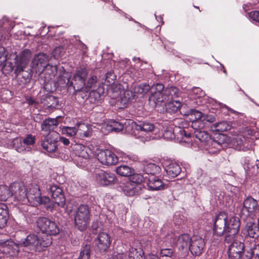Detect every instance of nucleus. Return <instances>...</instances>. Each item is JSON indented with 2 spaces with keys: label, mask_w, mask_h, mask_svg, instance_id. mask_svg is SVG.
<instances>
[{
  "label": "nucleus",
  "mask_w": 259,
  "mask_h": 259,
  "mask_svg": "<svg viewBox=\"0 0 259 259\" xmlns=\"http://www.w3.org/2000/svg\"><path fill=\"white\" fill-rule=\"evenodd\" d=\"M244 245L239 241H234L229 246L228 256L229 259H245Z\"/></svg>",
  "instance_id": "2eb2a0df"
},
{
  "label": "nucleus",
  "mask_w": 259,
  "mask_h": 259,
  "mask_svg": "<svg viewBox=\"0 0 259 259\" xmlns=\"http://www.w3.org/2000/svg\"><path fill=\"white\" fill-rule=\"evenodd\" d=\"M116 78L113 71L110 70L108 71L105 75V81L108 84H112Z\"/></svg>",
  "instance_id": "3c124183"
},
{
  "label": "nucleus",
  "mask_w": 259,
  "mask_h": 259,
  "mask_svg": "<svg viewBox=\"0 0 259 259\" xmlns=\"http://www.w3.org/2000/svg\"><path fill=\"white\" fill-rule=\"evenodd\" d=\"M50 193L55 203L60 207H64L66 204V198L62 189L57 185L49 187Z\"/></svg>",
  "instance_id": "ddd939ff"
},
{
  "label": "nucleus",
  "mask_w": 259,
  "mask_h": 259,
  "mask_svg": "<svg viewBox=\"0 0 259 259\" xmlns=\"http://www.w3.org/2000/svg\"><path fill=\"white\" fill-rule=\"evenodd\" d=\"M211 128L213 131L224 132L229 130L231 128V125L226 121H223L213 124Z\"/></svg>",
  "instance_id": "79ce46f5"
},
{
  "label": "nucleus",
  "mask_w": 259,
  "mask_h": 259,
  "mask_svg": "<svg viewBox=\"0 0 259 259\" xmlns=\"http://www.w3.org/2000/svg\"><path fill=\"white\" fill-rule=\"evenodd\" d=\"M203 127H196V128L194 129V133L193 134V138H195V142L200 143L201 146H204L209 140H210V137L209 134L205 132L204 131H202L201 129Z\"/></svg>",
  "instance_id": "4be33fe9"
},
{
  "label": "nucleus",
  "mask_w": 259,
  "mask_h": 259,
  "mask_svg": "<svg viewBox=\"0 0 259 259\" xmlns=\"http://www.w3.org/2000/svg\"><path fill=\"white\" fill-rule=\"evenodd\" d=\"M242 232L245 238H251L254 241L258 240L259 237V228L256 224L251 221L246 223Z\"/></svg>",
  "instance_id": "a211bd4d"
},
{
  "label": "nucleus",
  "mask_w": 259,
  "mask_h": 259,
  "mask_svg": "<svg viewBox=\"0 0 259 259\" xmlns=\"http://www.w3.org/2000/svg\"><path fill=\"white\" fill-rule=\"evenodd\" d=\"M90 211L88 205L81 204L76 211L74 216L75 225L77 229L84 231L90 223Z\"/></svg>",
  "instance_id": "20e7f679"
},
{
  "label": "nucleus",
  "mask_w": 259,
  "mask_h": 259,
  "mask_svg": "<svg viewBox=\"0 0 259 259\" xmlns=\"http://www.w3.org/2000/svg\"><path fill=\"white\" fill-rule=\"evenodd\" d=\"M240 226V220L238 217H232L229 219L227 218L225 242L229 243L234 241L235 236L238 234Z\"/></svg>",
  "instance_id": "423d86ee"
},
{
  "label": "nucleus",
  "mask_w": 259,
  "mask_h": 259,
  "mask_svg": "<svg viewBox=\"0 0 259 259\" xmlns=\"http://www.w3.org/2000/svg\"><path fill=\"white\" fill-rule=\"evenodd\" d=\"M192 116H194V120L192 123V127L193 128H196V127H203L204 126V124L202 122L203 118L202 113L198 110H192L191 111Z\"/></svg>",
  "instance_id": "72a5a7b5"
},
{
  "label": "nucleus",
  "mask_w": 259,
  "mask_h": 259,
  "mask_svg": "<svg viewBox=\"0 0 259 259\" xmlns=\"http://www.w3.org/2000/svg\"><path fill=\"white\" fill-rule=\"evenodd\" d=\"M128 256L130 259H144V252L139 241H135L133 243L129 250Z\"/></svg>",
  "instance_id": "412c9836"
},
{
  "label": "nucleus",
  "mask_w": 259,
  "mask_h": 259,
  "mask_svg": "<svg viewBox=\"0 0 259 259\" xmlns=\"http://www.w3.org/2000/svg\"><path fill=\"white\" fill-rule=\"evenodd\" d=\"M9 217L7 205L3 203H0V228H4L7 223Z\"/></svg>",
  "instance_id": "c756f323"
},
{
  "label": "nucleus",
  "mask_w": 259,
  "mask_h": 259,
  "mask_svg": "<svg viewBox=\"0 0 259 259\" xmlns=\"http://www.w3.org/2000/svg\"><path fill=\"white\" fill-rule=\"evenodd\" d=\"M77 130V135L79 138L83 139L89 137L92 135V131L89 127L84 123H77L76 124Z\"/></svg>",
  "instance_id": "c85d7f7f"
},
{
  "label": "nucleus",
  "mask_w": 259,
  "mask_h": 259,
  "mask_svg": "<svg viewBox=\"0 0 259 259\" xmlns=\"http://www.w3.org/2000/svg\"><path fill=\"white\" fill-rule=\"evenodd\" d=\"M205 246L204 239L198 236L191 238L189 250L193 256H198L202 254Z\"/></svg>",
  "instance_id": "f8f14e48"
},
{
  "label": "nucleus",
  "mask_w": 259,
  "mask_h": 259,
  "mask_svg": "<svg viewBox=\"0 0 259 259\" xmlns=\"http://www.w3.org/2000/svg\"><path fill=\"white\" fill-rule=\"evenodd\" d=\"M191 238L188 234H183L180 235L177 240V245L184 249L189 246Z\"/></svg>",
  "instance_id": "58836bf2"
},
{
  "label": "nucleus",
  "mask_w": 259,
  "mask_h": 259,
  "mask_svg": "<svg viewBox=\"0 0 259 259\" xmlns=\"http://www.w3.org/2000/svg\"><path fill=\"white\" fill-rule=\"evenodd\" d=\"M8 53L6 49L4 47H0V59H2L1 62L5 61L7 60Z\"/></svg>",
  "instance_id": "bf43d9fd"
},
{
  "label": "nucleus",
  "mask_w": 259,
  "mask_h": 259,
  "mask_svg": "<svg viewBox=\"0 0 259 259\" xmlns=\"http://www.w3.org/2000/svg\"><path fill=\"white\" fill-rule=\"evenodd\" d=\"M88 75V70L86 67H80L77 69L72 79L70 78H64L65 83L68 87H72L74 93L85 92V80Z\"/></svg>",
  "instance_id": "f257e3e1"
},
{
  "label": "nucleus",
  "mask_w": 259,
  "mask_h": 259,
  "mask_svg": "<svg viewBox=\"0 0 259 259\" xmlns=\"http://www.w3.org/2000/svg\"><path fill=\"white\" fill-rule=\"evenodd\" d=\"M78 43V46L79 47L80 50L82 52L83 54L84 55L87 52V50H88V47L81 40H79Z\"/></svg>",
  "instance_id": "338daca9"
},
{
  "label": "nucleus",
  "mask_w": 259,
  "mask_h": 259,
  "mask_svg": "<svg viewBox=\"0 0 259 259\" xmlns=\"http://www.w3.org/2000/svg\"><path fill=\"white\" fill-rule=\"evenodd\" d=\"M98 160L104 165H113L118 161V157L116 154L110 150H100L97 154Z\"/></svg>",
  "instance_id": "1a4fd4ad"
},
{
  "label": "nucleus",
  "mask_w": 259,
  "mask_h": 259,
  "mask_svg": "<svg viewBox=\"0 0 259 259\" xmlns=\"http://www.w3.org/2000/svg\"><path fill=\"white\" fill-rule=\"evenodd\" d=\"M160 170V167L153 163H148L143 167V171L150 176H155L159 174Z\"/></svg>",
  "instance_id": "e433bc0d"
},
{
  "label": "nucleus",
  "mask_w": 259,
  "mask_h": 259,
  "mask_svg": "<svg viewBox=\"0 0 259 259\" xmlns=\"http://www.w3.org/2000/svg\"><path fill=\"white\" fill-rule=\"evenodd\" d=\"M58 124V121L56 118H48L42 121L41 129L42 131L50 133L57 128Z\"/></svg>",
  "instance_id": "a878e982"
},
{
  "label": "nucleus",
  "mask_w": 259,
  "mask_h": 259,
  "mask_svg": "<svg viewBox=\"0 0 259 259\" xmlns=\"http://www.w3.org/2000/svg\"><path fill=\"white\" fill-rule=\"evenodd\" d=\"M249 255H246L249 259H259V244H255L253 247L250 249Z\"/></svg>",
  "instance_id": "49530a36"
},
{
  "label": "nucleus",
  "mask_w": 259,
  "mask_h": 259,
  "mask_svg": "<svg viewBox=\"0 0 259 259\" xmlns=\"http://www.w3.org/2000/svg\"><path fill=\"white\" fill-rule=\"evenodd\" d=\"M192 92L196 94L197 97H199L203 94L202 90L200 88H194L192 89Z\"/></svg>",
  "instance_id": "0e129e2a"
},
{
  "label": "nucleus",
  "mask_w": 259,
  "mask_h": 259,
  "mask_svg": "<svg viewBox=\"0 0 259 259\" xmlns=\"http://www.w3.org/2000/svg\"><path fill=\"white\" fill-rule=\"evenodd\" d=\"M12 195L15 198L22 204H26L28 202L27 195V188L23 183H14L11 185Z\"/></svg>",
  "instance_id": "9d476101"
},
{
  "label": "nucleus",
  "mask_w": 259,
  "mask_h": 259,
  "mask_svg": "<svg viewBox=\"0 0 259 259\" xmlns=\"http://www.w3.org/2000/svg\"><path fill=\"white\" fill-rule=\"evenodd\" d=\"M13 147L18 152H23L26 151V148L23 145L21 139L16 138L13 139L12 142Z\"/></svg>",
  "instance_id": "c03bdc74"
},
{
  "label": "nucleus",
  "mask_w": 259,
  "mask_h": 259,
  "mask_svg": "<svg viewBox=\"0 0 259 259\" xmlns=\"http://www.w3.org/2000/svg\"><path fill=\"white\" fill-rule=\"evenodd\" d=\"M35 136H32L31 134H28L23 140V143L26 145H33L35 143Z\"/></svg>",
  "instance_id": "603ef678"
},
{
  "label": "nucleus",
  "mask_w": 259,
  "mask_h": 259,
  "mask_svg": "<svg viewBox=\"0 0 259 259\" xmlns=\"http://www.w3.org/2000/svg\"><path fill=\"white\" fill-rule=\"evenodd\" d=\"M48 56L42 53L35 55L31 62V67L36 72L42 73L44 71H48L51 69V73L50 74V80L54 77L57 72L56 66H50L48 64Z\"/></svg>",
  "instance_id": "f03ea898"
},
{
  "label": "nucleus",
  "mask_w": 259,
  "mask_h": 259,
  "mask_svg": "<svg viewBox=\"0 0 259 259\" xmlns=\"http://www.w3.org/2000/svg\"><path fill=\"white\" fill-rule=\"evenodd\" d=\"M174 253L173 249L171 248H163L160 250L161 256L171 257Z\"/></svg>",
  "instance_id": "6e6d98bb"
},
{
  "label": "nucleus",
  "mask_w": 259,
  "mask_h": 259,
  "mask_svg": "<svg viewBox=\"0 0 259 259\" xmlns=\"http://www.w3.org/2000/svg\"><path fill=\"white\" fill-rule=\"evenodd\" d=\"M19 245L11 240H0V252L4 254L14 256L18 254Z\"/></svg>",
  "instance_id": "9b49d317"
},
{
  "label": "nucleus",
  "mask_w": 259,
  "mask_h": 259,
  "mask_svg": "<svg viewBox=\"0 0 259 259\" xmlns=\"http://www.w3.org/2000/svg\"><path fill=\"white\" fill-rule=\"evenodd\" d=\"M167 175L169 178H174L177 177L181 172V167L177 163H170L165 168Z\"/></svg>",
  "instance_id": "bb28decb"
},
{
  "label": "nucleus",
  "mask_w": 259,
  "mask_h": 259,
  "mask_svg": "<svg viewBox=\"0 0 259 259\" xmlns=\"http://www.w3.org/2000/svg\"><path fill=\"white\" fill-rule=\"evenodd\" d=\"M15 71L17 76L22 75L23 76L24 72V67L22 65H18L15 69Z\"/></svg>",
  "instance_id": "680f3d73"
},
{
  "label": "nucleus",
  "mask_w": 259,
  "mask_h": 259,
  "mask_svg": "<svg viewBox=\"0 0 259 259\" xmlns=\"http://www.w3.org/2000/svg\"><path fill=\"white\" fill-rule=\"evenodd\" d=\"M116 173L122 177H130L134 172V169L125 165H120L116 168Z\"/></svg>",
  "instance_id": "ea45409f"
},
{
  "label": "nucleus",
  "mask_w": 259,
  "mask_h": 259,
  "mask_svg": "<svg viewBox=\"0 0 259 259\" xmlns=\"http://www.w3.org/2000/svg\"><path fill=\"white\" fill-rule=\"evenodd\" d=\"M163 136L164 139L168 140H174V138H176L175 137L174 134V128L172 127H169L164 131Z\"/></svg>",
  "instance_id": "8fccbe9b"
},
{
  "label": "nucleus",
  "mask_w": 259,
  "mask_h": 259,
  "mask_svg": "<svg viewBox=\"0 0 259 259\" xmlns=\"http://www.w3.org/2000/svg\"><path fill=\"white\" fill-rule=\"evenodd\" d=\"M26 103L29 105H34L35 106H36L38 104V103L31 97H27L26 98Z\"/></svg>",
  "instance_id": "e2e57ef3"
},
{
  "label": "nucleus",
  "mask_w": 259,
  "mask_h": 259,
  "mask_svg": "<svg viewBox=\"0 0 259 259\" xmlns=\"http://www.w3.org/2000/svg\"><path fill=\"white\" fill-rule=\"evenodd\" d=\"M144 259H160L158 255L153 253H149L145 256Z\"/></svg>",
  "instance_id": "774afa93"
},
{
  "label": "nucleus",
  "mask_w": 259,
  "mask_h": 259,
  "mask_svg": "<svg viewBox=\"0 0 259 259\" xmlns=\"http://www.w3.org/2000/svg\"><path fill=\"white\" fill-rule=\"evenodd\" d=\"M40 103L45 109H48L49 111H53L59 105V100L54 96L47 94L42 96Z\"/></svg>",
  "instance_id": "6ab92c4d"
},
{
  "label": "nucleus",
  "mask_w": 259,
  "mask_h": 259,
  "mask_svg": "<svg viewBox=\"0 0 259 259\" xmlns=\"http://www.w3.org/2000/svg\"><path fill=\"white\" fill-rule=\"evenodd\" d=\"M12 196V189L6 185H0V200L6 201Z\"/></svg>",
  "instance_id": "a19ab883"
},
{
  "label": "nucleus",
  "mask_w": 259,
  "mask_h": 259,
  "mask_svg": "<svg viewBox=\"0 0 259 259\" xmlns=\"http://www.w3.org/2000/svg\"><path fill=\"white\" fill-rule=\"evenodd\" d=\"M122 190L125 194L128 196H133L139 195L140 193L142 188L139 185H134L130 181H127L123 184Z\"/></svg>",
  "instance_id": "b1692460"
},
{
  "label": "nucleus",
  "mask_w": 259,
  "mask_h": 259,
  "mask_svg": "<svg viewBox=\"0 0 259 259\" xmlns=\"http://www.w3.org/2000/svg\"><path fill=\"white\" fill-rule=\"evenodd\" d=\"M37 227L42 233L47 235H56L60 232L57 224L47 217H39L36 221Z\"/></svg>",
  "instance_id": "39448f33"
},
{
  "label": "nucleus",
  "mask_w": 259,
  "mask_h": 259,
  "mask_svg": "<svg viewBox=\"0 0 259 259\" xmlns=\"http://www.w3.org/2000/svg\"><path fill=\"white\" fill-rule=\"evenodd\" d=\"M166 101L174 100L175 98L179 97L180 95L179 90L173 86L166 88L164 90Z\"/></svg>",
  "instance_id": "f704fd0d"
},
{
  "label": "nucleus",
  "mask_w": 259,
  "mask_h": 259,
  "mask_svg": "<svg viewBox=\"0 0 259 259\" xmlns=\"http://www.w3.org/2000/svg\"><path fill=\"white\" fill-rule=\"evenodd\" d=\"M227 214L220 212L213 220L212 232L214 235L221 237L226 235Z\"/></svg>",
  "instance_id": "0eeeda50"
},
{
  "label": "nucleus",
  "mask_w": 259,
  "mask_h": 259,
  "mask_svg": "<svg viewBox=\"0 0 259 259\" xmlns=\"http://www.w3.org/2000/svg\"><path fill=\"white\" fill-rule=\"evenodd\" d=\"M95 242L96 248L99 251L105 252L110 246L111 243L110 236L107 233L100 232L95 240Z\"/></svg>",
  "instance_id": "dca6fc26"
},
{
  "label": "nucleus",
  "mask_w": 259,
  "mask_h": 259,
  "mask_svg": "<svg viewBox=\"0 0 259 259\" xmlns=\"http://www.w3.org/2000/svg\"><path fill=\"white\" fill-rule=\"evenodd\" d=\"M96 180L98 184L104 186L115 184L117 179L114 173L101 170L97 175Z\"/></svg>",
  "instance_id": "f3484780"
},
{
  "label": "nucleus",
  "mask_w": 259,
  "mask_h": 259,
  "mask_svg": "<svg viewBox=\"0 0 259 259\" xmlns=\"http://www.w3.org/2000/svg\"><path fill=\"white\" fill-rule=\"evenodd\" d=\"M164 85L162 83L154 84L150 89L151 94L153 93V92H164Z\"/></svg>",
  "instance_id": "864d4df0"
},
{
  "label": "nucleus",
  "mask_w": 259,
  "mask_h": 259,
  "mask_svg": "<svg viewBox=\"0 0 259 259\" xmlns=\"http://www.w3.org/2000/svg\"><path fill=\"white\" fill-rule=\"evenodd\" d=\"M132 127L137 131L148 133L153 131L155 126L152 123L148 121H138L133 122Z\"/></svg>",
  "instance_id": "393cba45"
},
{
  "label": "nucleus",
  "mask_w": 259,
  "mask_h": 259,
  "mask_svg": "<svg viewBox=\"0 0 259 259\" xmlns=\"http://www.w3.org/2000/svg\"><path fill=\"white\" fill-rule=\"evenodd\" d=\"M112 131L115 132L121 131L123 128V125L121 123L117 121H114L113 125H112Z\"/></svg>",
  "instance_id": "13d9d810"
},
{
  "label": "nucleus",
  "mask_w": 259,
  "mask_h": 259,
  "mask_svg": "<svg viewBox=\"0 0 259 259\" xmlns=\"http://www.w3.org/2000/svg\"><path fill=\"white\" fill-rule=\"evenodd\" d=\"M174 134L176 137L174 140L177 142L183 141L184 138H188L191 136L190 133H187L185 130L180 127L176 126L174 128Z\"/></svg>",
  "instance_id": "473e14b6"
},
{
  "label": "nucleus",
  "mask_w": 259,
  "mask_h": 259,
  "mask_svg": "<svg viewBox=\"0 0 259 259\" xmlns=\"http://www.w3.org/2000/svg\"><path fill=\"white\" fill-rule=\"evenodd\" d=\"M37 242V236L34 234H30L20 243L21 245L29 247L31 250L35 251V244Z\"/></svg>",
  "instance_id": "2f4dec72"
},
{
  "label": "nucleus",
  "mask_w": 259,
  "mask_h": 259,
  "mask_svg": "<svg viewBox=\"0 0 259 259\" xmlns=\"http://www.w3.org/2000/svg\"><path fill=\"white\" fill-rule=\"evenodd\" d=\"M147 177L145 178L141 174H132L131 176H130V179L128 181L131 182L134 185H139V186H141L142 189L144 186L143 183H146Z\"/></svg>",
  "instance_id": "4c0bfd02"
},
{
  "label": "nucleus",
  "mask_w": 259,
  "mask_h": 259,
  "mask_svg": "<svg viewBox=\"0 0 259 259\" xmlns=\"http://www.w3.org/2000/svg\"><path fill=\"white\" fill-rule=\"evenodd\" d=\"M258 209V201L251 196H248L244 200L241 213L242 217L253 219Z\"/></svg>",
  "instance_id": "6e6552de"
},
{
  "label": "nucleus",
  "mask_w": 259,
  "mask_h": 259,
  "mask_svg": "<svg viewBox=\"0 0 259 259\" xmlns=\"http://www.w3.org/2000/svg\"><path fill=\"white\" fill-rule=\"evenodd\" d=\"M74 154L78 158L87 160L93 154V150L87 146L80 144H75L72 146Z\"/></svg>",
  "instance_id": "aec40b11"
},
{
  "label": "nucleus",
  "mask_w": 259,
  "mask_h": 259,
  "mask_svg": "<svg viewBox=\"0 0 259 259\" xmlns=\"http://www.w3.org/2000/svg\"><path fill=\"white\" fill-rule=\"evenodd\" d=\"M204 148L208 151V152L211 154L218 153L222 149V145L216 140L210 139L209 142L205 145Z\"/></svg>",
  "instance_id": "7c9ffc66"
},
{
  "label": "nucleus",
  "mask_w": 259,
  "mask_h": 259,
  "mask_svg": "<svg viewBox=\"0 0 259 259\" xmlns=\"http://www.w3.org/2000/svg\"><path fill=\"white\" fill-rule=\"evenodd\" d=\"M30 51L29 50L26 49L22 52L20 57L22 59L23 58L27 59L30 57Z\"/></svg>",
  "instance_id": "69168bd1"
},
{
  "label": "nucleus",
  "mask_w": 259,
  "mask_h": 259,
  "mask_svg": "<svg viewBox=\"0 0 259 259\" xmlns=\"http://www.w3.org/2000/svg\"><path fill=\"white\" fill-rule=\"evenodd\" d=\"M215 120V117L212 115H206L203 117L202 122H204L205 123L206 122L209 123H212L214 122Z\"/></svg>",
  "instance_id": "052dcab7"
},
{
  "label": "nucleus",
  "mask_w": 259,
  "mask_h": 259,
  "mask_svg": "<svg viewBox=\"0 0 259 259\" xmlns=\"http://www.w3.org/2000/svg\"><path fill=\"white\" fill-rule=\"evenodd\" d=\"M248 16L252 20L259 23V11H252L249 12Z\"/></svg>",
  "instance_id": "4d7b16f0"
},
{
  "label": "nucleus",
  "mask_w": 259,
  "mask_h": 259,
  "mask_svg": "<svg viewBox=\"0 0 259 259\" xmlns=\"http://www.w3.org/2000/svg\"><path fill=\"white\" fill-rule=\"evenodd\" d=\"M90 246L86 245L80 251L78 259H89L90 257Z\"/></svg>",
  "instance_id": "de8ad7c7"
},
{
  "label": "nucleus",
  "mask_w": 259,
  "mask_h": 259,
  "mask_svg": "<svg viewBox=\"0 0 259 259\" xmlns=\"http://www.w3.org/2000/svg\"><path fill=\"white\" fill-rule=\"evenodd\" d=\"M181 106L182 104L180 101L170 100L165 104V110L166 112L170 114L175 113L180 110Z\"/></svg>",
  "instance_id": "c9c22d12"
},
{
  "label": "nucleus",
  "mask_w": 259,
  "mask_h": 259,
  "mask_svg": "<svg viewBox=\"0 0 259 259\" xmlns=\"http://www.w3.org/2000/svg\"><path fill=\"white\" fill-rule=\"evenodd\" d=\"M52 243L51 239L48 237V236L38 237L37 236V242L35 244V251H41L44 250V248L49 246Z\"/></svg>",
  "instance_id": "cd10ccee"
},
{
  "label": "nucleus",
  "mask_w": 259,
  "mask_h": 259,
  "mask_svg": "<svg viewBox=\"0 0 259 259\" xmlns=\"http://www.w3.org/2000/svg\"><path fill=\"white\" fill-rule=\"evenodd\" d=\"M148 189L152 191L160 190L164 188V184L155 176H149L146 181Z\"/></svg>",
  "instance_id": "5701e85b"
},
{
  "label": "nucleus",
  "mask_w": 259,
  "mask_h": 259,
  "mask_svg": "<svg viewBox=\"0 0 259 259\" xmlns=\"http://www.w3.org/2000/svg\"><path fill=\"white\" fill-rule=\"evenodd\" d=\"M62 131L63 134H65L70 137H73L77 135V134L76 125L74 127L65 126L63 127Z\"/></svg>",
  "instance_id": "09e8293b"
},
{
  "label": "nucleus",
  "mask_w": 259,
  "mask_h": 259,
  "mask_svg": "<svg viewBox=\"0 0 259 259\" xmlns=\"http://www.w3.org/2000/svg\"><path fill=\"white\" fill-rule=\"evenodd\" d=\"M97 81L96 76L93 75L90 77L88 80L87 84H85V91H87V89H91L96 84Z\"/></svg>",
  "instance_id": "5fc2aeb1"
},
{
  "label": "nucleus",
  "mask_w": 259,
  "mask_h": 259,
  "mask_svg": "<svg viewBox=\"0 0 259 259\" xmlns=\"http://www.w3.org/2000/svg\"><path fill=\"white\" fill-rule=\"evenodd\" d=\"M150 100L153 101L156 104L166 101L164 92H153Z\"/></svg>",
  "instance_id": "37998d69"
},
{
  "label": "nucleus",
  "mask_w": 259,
  "mask_h": 259,
  "mask_svg": "<svg viewBox=\"0 0 259 259\" xmlns=\"http://www.w3.org/2000/svg\"><path fill=\"white\" fill-rule=\"evenodd\" d=\"M150 87L149 84L142 83L135 88V92L139 94L144 95L150 90Z\"/></svg>",
  "instance_id": "a18cd8bd"
},
{
  "label": "nucleus",
  "mask_w": 259,
  "mask_h": 259,
  "mask_svg": "<svg viewBox=\"0 0 259 259\" xmlns=\"http://www.w3.org/2000/svg\"><path fill=\"white\" fill-rule=\"evenodd\" d=\"M58 136L59 134L56 132L46 136L41 142L42 148L50 153L55 152L57 149V143Z\"/></svg>",
  "instance_id": "4468645a"
},
{
  "label": "nucleus",
  "mask_w": 259,
  "mask_h": 259,
  "mask_svg": "<svg viewBox=\"0 0 259 259\" xmlns=\"http://www.w3.org/2000/svg\"><path fill=\"white\" fill-rule=\"evenodd\" d=\"M28 202L32 206H38L40 204H48L50 199L47 196H41L39 186L36 184H32L27 188Z\"/></svg>",
  "instance_id": "7ed1b4c3"
}]
</instances>
